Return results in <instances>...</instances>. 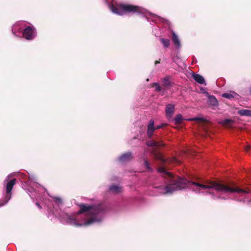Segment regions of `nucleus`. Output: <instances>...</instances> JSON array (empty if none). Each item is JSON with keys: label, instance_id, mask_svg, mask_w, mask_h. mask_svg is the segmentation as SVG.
<instances>
[{"label": "nucleus", "instance_id": "obj_10", "mask_svg": "<svg viewBox=\"0 0 251 251\" xmlns=\"http://www.w3.org/2000/svg\"><path fill=\"white\" fill-rule=\"evenodd\" d=\"M172 83L170 80V77L167 76L164 77L162 80V85L166 89H169L171 87Z\"/></svg>", "mask_w": 251, "mask_h": 251}, {"label": "nucleus", "instance_id": "obj_11", "mask_svg": "<svg viewBox=\"0 0 251 251\" xmlns=\"http://www.w3.org/2000/svg\"><path fill=\"white\" fill-rule=\"evenodd\" d=\"M172 41L176 48H179L180 46V42L177 35L174 31L172 32Z\"/></svg>", "mask_w": 251, "mask_h": 251}, {"label": "nucleus", "instance_id": "obj_3", "mask_svg": "<svg viewBox=\"0 0 251 251\" xmlns=\"http://www.w3.org/2000/svg\"><path fill=\"white\" fill-rule=\"evenodd\" d=\"M111 9L112 12L119 15L126 14H144L145 11V9L141 6L123 3L119 4L117 6L112 5Z\"/></svg>", "mask_w": 251, "mask_h": 251}, {"label": "nucleus", "instance_id": "obj_5", "mask_svg": "<svg viewBox=\"0 0 251 251\" xmlns=\"http://www.w3.org/2000/svg\"><path fill=\"white\" fill-rule=\"evenodd\" d=\"M16 178L8 181L6 185V194L2 200L0 201V207L7 204L12 197L11 191L16 183Z\"/></svg>", "mask_w": 251, "mask_h": 251}, {"label": "nucleus", "instance_id": "obj_17", "mask_svg": "<svg viewBox=\"0 0 251 251\" xmlns=\"http://www.w3.org/2000/svg\"><path fill=\"white\" fill-rule=\"evenodd\" d=\"M222 123L228 127H230L234 123V121L232 119H225Z\"/></svg>", "mask_w": 251, "mask_h": 251}, {"label": "nucleus", "instance_id": "obj_13", "mask_svg": "<svg viewBox=\"0 0 251 251\" xmlns=\"http://www.w3.org/2000/svg\"><path fill=\"white\" fill-rule=\"evenodd\" d=\"M208 103L213 106H216L218 105L217 99L213 96H208Z\"/></svg>", "mask_w": 251, "mask_h": 251}, {"label": "nucleus", "instance_id": "obj_1", "mask_svg": "<svg viewBox=\"0 0 251 251\" xmlns=\"http://www.w3.org/2000/svg\"><path fill=\"white\" fill-rule=\"evenodd\" d=\"M157 171L161 174V176L163 177L167 180V183H168V184L164 187L162 186L158 187L160 190L163 189L165 190L162 193L163 194H171L174 191L181 190L191 185L198 187L199 188L195 190V191L198 190V191L201 189L214 188L216 191L223 193L236 192L238 194H244L251 193V189L239 188L233 182L226 184L207 181H205L204 184H202L197 181L188 180L186 178L179 176L176 177L171 173L168 172L164 167L158 168Z\"/></svg>", "mask_w": 251, "mask_h": 251}, {"label": "nucleus", "instance_id": "obj_6", "mask_svg": "<svg viewBox=\"0 0 251 251\" xmlns=\"http://www.w3.org/2000/svg\"><path fill=\"white\" fill-rule=\"evenodd\" d=\"M164 125L162 124L161 125H158L156 126H154V121L152 119L150 120L147 126V136L149 139L152 138L153 136V133L156 129H158L162 128Z\"/></svg>", "mask_w": 251, "mask_h": 251}, {"label": "nucleus", "instance_id": "obj_20", "mask_svg": "<svg viewBox=\"0 0 251 251\" xmlns=\"http://www.w3.org/2000/svg\"><path fill=\"white\" fill-rule=\"evenodd\" d=\"M69 219L71 220V224L75 226H81L82 225L81 224H77L76 220L74 219L72 217H70Z\"/></svg>", "mask_w": 251, "mask_h": 251}, {"label": "nucleus", "instance_id": "obj_18", "mask_svg": "<svg viewBox=\"0 0 251 251\" xmlns=\"http://www.w3.org/2000/svg\"><path fill=\"white\" fill-rule=\"evenodd\" d=\"M160 41L163 45V46L165 48H168L169 47L170 44V40L168 39H164L163 38H161L160 39Z\"/></svg>", "mask_w": 251, "mask_h": 251}, {"label": "nucleus", "instance_id": "obj_2", "mask_svg": "<svg viewBox=\"0 0 251 251\" xmlns=\"http://www.w3.org/2000/svg\"><path fill=\"white\" fill-rule=\"evenodd\" d=\"M146 145L147 146L152 147L153 148L151 151V153L153 155L155 160H159L161 161L162 163H165L167 162L175 164L180 163V162L175 157H173L169 159H165L162 157V154L157 149L159 147L164 146L165 144L162 141L159 140L158 138H156V140H151L147 141Z\"/></svg>", "mask_w": 251, "mask_h": 251}, {"label": "nucleus", "instance_id": "obj_28", "mask_svg": "<svg viewBox=\"0 0 251 251\" xmlns=\"http://www.w3.org/2000/svg\"><path fill=\"white\" fill-rule=\"evenodd\" d=\"M251 203V200H249L248 201V204L250 205Z\"/></svg>", "mask_w": 251, "mask_h": 251}, {"label": "nucleus", "instance_id": "obj_16", "mask_svg": "<svg viewBox=\"0 0 251 251\" xmlns=\"http://www.w3.org/2000/svg\"><path fill=\"white\" fill-rule=\"evenodd\" d=\"M110 190L113 193L118 194L121 191L122 188L117 185H112L109 188Z\"/></svg>", "mask_w": 251, "mask_h": 251}, {"label": "nucleus", "instance_id": "obj_7", "mask_svg": "<svg viewBox=\"0 0 251 251\" xmlns=\"http://www.w3.org/2000/svg\"><path fill=\"white\" fill-rule=\"evenodd\" d=\"M23 37L28 40L33 39L36 36V29L33 26L26 27L23 32Z\"/></svg>", "mask_w": 251, "mask_h": 251}, {"label": "nucleus", "instance_id": "obj_15", "mask_svg": "<svg viewBox=\"0 0 251 251\" xmlns=\"http://www.w3.org/2000/svg\"><path fill=\"white\" fill-rule=\"evenodd\" d=\"M238 113L240 116L251 117V110L241 109L238 111Z\"/></svg>", "mask_w": 251, "mask_h": 251}, {"label": "nucleus", "instance_id": "obj_19", "mask_svg": "<svg viewBox=\"0 0 251 251\" xmlns=\"http://www.w3.org/2000/svg\"><path fill=\"white\" fill-rule=\"evenodd\" d=\"M182 120V116L181 114H177L174 119L175 123L176 125L181 124Z\"/></svg>", "mask_w": 251, "mask_h": 251}, {"label": "nucleus", "instance_id": "obj_24", "mask_svg": "<svg viewBox=\"0 0 251 251\" xmlns=\"http://www.w3.org/2000/svg\"><path fill=\"white\" fill-rule=\"evenodd\" d=\"M95 222L94 218H90L88 219L84 224L85 225H88Z\"/></svg>", "mask_w": 251, "mask_h": 251}, {"label": "nucleus", "instance_id": "obj_29", "mask_svg": "<svg viewBox=\"0 0 251 251\" xmlns=\"http://www.w3.org/2000/svg\"><path fill=\"white\" fill-rule=\"evenodd\" d=\"M198 120H199L201 121H204V119L202 118H198Z\"/></svg>", "mask_w": 251, "mask_h": 251}, {"label": "nucleus", "instance_id": "obj_25", "mask_svg": "<svg viewBox=\"0 0 251 251\" xmlns=\"http://www.w3.org/2000/svg\"><path fill=\"white\" fill-rule=\"evenodd\" d=\"M251 148V146L250 145H248L246 147H245V150L247 151H249V150Z\"/></svg>", "mask_w": 251, "mask_h": 251}, {"label": "nucleus", "instance_id": "obj_26", "mask_svg": "<svg viewBox=\"0 0 251 251\" xmlns=\"http://www.w3.org/2000/svg\"><path fill=\"white\" fill-rule=\"evenodd\" d=\"M36 205L37 206V207L39 209H42V207L41 205L38 202H36Z\"/></svg>", "mask_w": 251, "mask_h": 251}, {"label": "nucleus", "instance_id": "obj_4", "mask_svg": "<svg viewBox=\"0 0 251 251\" xmlns=\"http://www.w3.org/2000/svg\"><path fill=\"white\" fill-rule=\"evenodd\" d=\"M79 207L80 209L77 212L78 214L88 212L89 215H96L99 213L103 212L105 210L102 204L92 205L82 203L79 205Z\"/></svg>", "mask_w": 251, "mask_h": 251}, {"label": "nucleus", "instance_id": "obj_23", "mask_svg": "<svg viewBox=\"0 0 251 251\" xmlns=\"http://www.w3.org/2000/svg\"><path fill=\"white\" fill-rule=\"evenodd\" d=\"M54 202L58 204H62V200L59 197H54L53 198Z\"/></svg>", "mask_w": 251, "mask_h": 251}, {"label": "nucleus", "instance_id": "obj_21", "mask_svg": "<svg viewBox=\"0 0 251 251\" xmlns=\"http://www.w3.org/2000/svg\"><path fill=\"white\" fill-rule=\"evenodd\" d=\"M152 87H155V91L157 92H160L161 91L162 89L159 84L158 83H153L151 84Z\"/></svg>", "mask_w": 251, "mask_h": 251}, {"label": "nucleus", "instance_id": "obj_27", "mask_svg": "<svg viewBox=\"0 0 251 251\" xmlns=\"http://www.w3.org/2000/svg\"><path fill=\"white\" fill-rule=\"evenodd\" d=\"M159 63H160V60L155 61L154 63L155 65Z\"/></svg>", "mask_w": 251, "mask_h": 251}, {"label": "nucleus", "instance_id": "obj_8", "mask_svg": "<svg viewBox=\"0 0 251 251\" xmlns=\"http://www.w3.org/2000/svg\"><path fill=\"white\" fill-rule=\"evenodd\" d=\"M133 158L131 152L128 151L122 154L118 158L119 161L125 163L131 161Z\"/></svg>", "mask_w": 251, "mask_h": 251}, {"label": "nucleus", "instance_id": "obj_14", "mask_svg": "<svg viewBox=\"0 0 251 251\" xmlns=\"http://www.w3.org/2000/svg\"><path fill=\"white\" fill-rule=\"evenodd\" d=\"M222 97L228 99H231L234 98H236L238 96V94L234 92H230L229 93H225L222 94Z\"/></svg>", "mask_w": 251, "mask_h": 251}, {"label": "nucleus", "instance_id": "obj_12", "mask_svg": "<svg viewBox=\"0 0 251 251\" xmlns=\"http://www.w3.org/2000/svg\"><path fill=\"white\" fill-rule=\"evenodd\" d=\"M192 76L193 79L198 83L201 84L205 83L204 79L201 75L194 73Z\"/></svg>", "mask_w": 251, "mask_h": 251}, {"label": "nucleus", "instance_id": "obj_9", "mask_svg": "<svg viewBox=\"0 0 251 251\" xmlns=\"http://www.w3.org/2000/svg\"><path fill=\"white\" fill-rule=\"evenodd\" d=\"M175 106L172 104L167 105L165 111L167 117H171L174 113Z\"/></svg>", "mask_w": 251, "mask_h": 251}, {"label": "nucleus", "instance_id": "obj_22", "mask_svg": "<svg viewBox=\"0 0 251 251\" xmlns=\"http://www.w3.org/2000/svg\"><path fill=\"white\" fill-rule=\"evenodd\" d=\"M144 165L149 171L152 172L153 171L152 169L150 167L149 162L147 160H144Z\"/></svg>", "mask_w": 251, "mask_h": 251}]
</instances>
